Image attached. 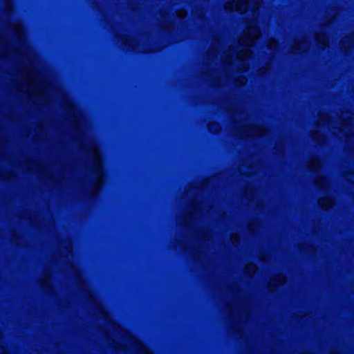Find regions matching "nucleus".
I'll return each instance as SVG.
<instances>
[{
  "mask_svg": "<svg viewBox=\"0 0 354 354\" xmlns=\"http://www.w3.org/2000/svg\"><path fill=\"white\" fill-rule=\"evenodd\" d=\"M17 90L35 97L41 105H48L53 101L50 93V84L32 66L23 71Z\"/></svg>",
  "mask_w": 354,
  "mask_h": 354,
  "instance_id": "nucleus-1",
  "label": "nucleus"
},
{
  "mask_svg": "<svg viewBox=\"0 0 354 354\" xmlns=\"http://www.w3.org/2000/svg\"><path fill=\"white\" fill-rule=\"evenodd\" d=\"M88 295L97 315L105 321L109 330L125 342L126 346L121 348L120 350L124 351L129 347L134 349L138 354H153L142 342L132 335L128 330L122 328L109 317L104 306L95 299L93 293L89 292Z\"/></svg>",
  "mask_w": 354,
  "mask_h": 354,
  "instance_id": "nucleus-2",
  "label": "nucleus"
},
{
  "mask_svg": "<svg viewBox=\"0 0 354 354\" xmlns=\"http://www.w3.org/2000/svg\"><path fill=\"white\" fill-rule=\"evenodd\" d=\"M86 143L87 145V153L93 159L89 167V170L91 173L95 176V182L91 188L90 194L93 196H95L99 192L104 183V176L102 157L94 141L87 140Z\"/></svg>",
  "mask_w": 354,
  "mask_h": 354,
  "instance_id": "nucleus-3",
  "label": "nucleus"
},
{
  "mask_svg": "<svg viewBox=\"0 0 354 354\" xmlns=\"http://www.w3.org/2000/svg\"><path fill=\"white\" fill-rule=\"evenodd\" d=\"M201 205L196 201H193L189 207L187 211L178 217V223L180 225L187 226L190 222L196 218L201 214Z\"/></svg>",
  "mask_w": 354,
  "mask_h": 354,
  "instance_id": "nucleus-4",
  "label": "nucleus"
},
{
  "mask_svg": "<svg viewBox=\"0 0 354 354\" xmlns=\"http://www.w3.org/2000/svg\"><path fill=\"white\" fill-rule=\"evenodd\" d=\"M63 104L68 112L73 127L75 129H79L80 127V115L76 106L66 97H63Z\"/></svg>",
  "mask_w": 354,
  "mask_h": 354,
  "instance_id": "nucleus-5",
  "label": "nucleus"
},
{
  "mask_svg": "<svg viewBox=\"0 0 354 354\" xmlns=\"http://www.w3.org/2000/svg\"><path fill=\"white\" fill-rule=\"evenodd\" d=\"M119 38L125 46L131 49H136L138 48V41L134 38L127 35H120Z\"/></svg>",
  "mask_w": 354,
  "mask_h": 354,
  "instance_id": "nucleus-6",
  "label": "nucleus"
},
{
  "mask_svg": "<svg viewBox=\"0 0 354 354\" xmlns=\"http://www.w3.org/2000/svg\"><path fill=\"white\" fill-rule=\"evenodd\" d=\"M13 30L15 32L16 35H17L19 40H22L24 38V30L23 28V26L19 24H15L12 25Z\"/></svg>",
  "mask_w": 354,
  "mask_h": 354,
  "instance_id": "nucleus-7",
  "label": "nucleus"
},
{
  "mask_svg": "<svg viewBox=\"0 0 354 354\" xmlns=\"http://www.w3.org/2000/svg\"><path fill=\"white\" fill-rule=\"evenodd\" d=\"M208 129L210 132L218 133L221 130V126L219 123L212 122L207 125Z\"/></svg>",
  "mask_w": 354,
  "mask_h": 354,
  "instance_id": "nucleus-8",
  "label": "nucleus"
},
{
  "mask_svg": "<svg viewBox=\"0 0 354 354\" xmlns=\"http://www.w3.org/2000/svg\"><path fill=\"white\" fill-rule=\"evenodd\" d=\"M63 244L64 245L65 249L64 254L66 255L71 254L73 251L71 241L70 239H66L63 241Z\"/></svg>",
  "mask_w": 354,
  "mask_h": 354,
  "instance_id": "nucleus-9",
  "label": "nucleus"
},
{
  "mask_svg": "<svg viewBox=\"0 0 354 354\" xmlns=\"http://www.w3.org/2000/svg\"><path fill=\"white\" fill-rule=\"evenodd\" d=\"M50 278V276L49 273H47L44 276V277L41 279V285L42 287L45 288H48L49 287Z\"/></svg>",
  "mask_w": 354,
  "mask_h": 354,
  "instance_id": "nucleus-10",
  "label": "nucleus"
},
{
  "mask_svg": "<svg viewBox=\"0 0 354 354\" xmlns=\"http://www.w3.org/2000/svg\"><path fill=\"white\" fill-rule=\"evenodd\" d=\"M14 176V174L12 171L4 173L0 170V179L10 180Z\"/></svg>",
  "mask_w": 354,
  "mask_h": 354,
  "instance_id": "nucleus-11",
  "label": "nucleus"
},
{
  "mask_svg": "<svg viewBox=\"0 0 354 354\" xmlns=\"http://www.w3.org/2000/svg\"><path fill=\"white\" fill-rule=\"evenodd\" d=\"M4 3H5V9L6 10V12L8 14L10 13L13 9L12 1L11 0H5Z\"/></svg>",
  "mask_w": 354,
  "mask_h": 354,
  "instance_id": "nucleus-12",
  "label": "nucleus"
},
{
  "mask_svg": "<svg viewBox=\"0 0 354 354\" xmlns=\"http://www.w3.org/2000/svg\"><path fill=\"white\" fill-rule=\"evenodd\" d=\"M176 14L180 19H184L187 16V11L184 9H180L176 12Z\"/></svg>",
  "mask_w": 354,
  "mask_h": 354,
  "instance_id": "nucleus-13",
  "label": "nucleus"
},
{
  "mask_svg": "<svg viewBox=\"0 0 354 354\" xmlns=\"http://www.w3.org/2000/svg\"><path fill=\"white\" fill-rule=\"evenodd\" d=\"M0 354H8L6 348L1 345V332L0 331Z\"/></svg>",
  "mask_w": 354,
  "mask_h": 354,
  "instance_id": "nucleus-14",
  "label": "nucleus"
},
{
  "mask_svg": "<svg viewBox=\"0 0 354 354\" xmlns=\"http://www.w3.org/2000/svg\"><path fill=\"white\" fill-rule=\"evenodd\" d=\"M207 180H205L203 181V183L201 184H200V185L196 184L192 188H194V189H203L205 185V184L207 183Z\"/></svg>",
  "mask_w": 354,
  "mask_h": 354,
  "instance_id": "nucleus-15",
  "label": "nucleus"
},
{
  "mask_svg": "<svg viewBox=\"0 0 354 354\" xmlns=\"http://www.w3.org/2000/svg\"><path fill=\"white\" fill-rule=\"evenodd\" d=\"M234 86L236 88H239L241 86V81L239 80H235L234 81Z\"/></svg>",
  "mask_w": 354,
  "mask_h": 354,
  "instance_id": "nucleus-16",
  "label": "nucleus"
},
{
  "mask_svg": "<svg viewBox=\"0 0 354 354\" xmlns=\"http://www.w3.org/2000/svg\"><path fill=\"white\" fill-rule=\"evenodd\" d=\"M208 54H210L211 55H216V50H208Z\"/></svg>",
  "mask_w": 354,
  "mask_h": 354,
  "instance_id": "nucleus-17",
  "label": "nucleus"
},
{
  "mask_svg": "<svg viewBox=\"0 0 354 354\" xmlns=\"http://www.w3.org/2000/svg\"><path fill=\"white\" fill-rule=\"evenodd\" d=\"M224 0H223V2ZM224 10V4L223 3V11ZM223 30H224V15L223 14Z\"/></svg>",
  "mask_w": 354,
  "mask_h": 354,
  "instance_id": "nucleus-18",
  "label": "nucleus"
},
{
  "mask_svg": "<svg viewBox=\"0 0 354 354\" xmlns=\"http://www.w3.org/2000/svg\"><path fill=\"white\" fill-rule=\"evenodd\" d=\"M0 56H1V57H6V56H7V53H0Z\"/></svg>",
  "mask_w": 354,
  "mask_h": 354,
  "instance_id": "nucleus-19",
  "label": "nucleus"
},
{
  "mask_svg": "<svg viewBox=\"0 0 354 354\" xmlns=\"http://www.w3.org/2000/svg\"><path fill=\"white\" fill-rule=\"evenodd\" d=\"M170 26H170V24H169V25H168V26H166V28H169Z\"/></svg>",
  "mask_w": 354,
  "mask_h": 354,
  "instance_id": "nucleus-20",
  "label": "nucleus"
}]
</instances>
